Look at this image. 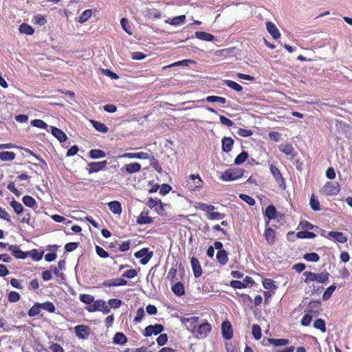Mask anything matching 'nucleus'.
I'll return each mask as SVG.
<instances>
[{"mask_svg": "<svg viewBox=\"0 0 352 352\" xmlns=\"http://www.w3.org/2000/svg\"><path fill=\"white\" fill-rule=\"evenodd\" d=\"M76 336L79 339H87L90 333V328L88 326L79 324L74 327Z\"/></svg>", "mask_w": 352, "mask_h": 352, "instance_id": "nucleus-8", "label": "nucleus"}, {"mask_svg": "<svg viewBox=\"0 0 352 352\" xmlns=\"http://www.w3.org/2000/svg\"><path fill=\"white\" fill-rule=\"evenodd\" d=\"M106 156L105 152L99 149H92L89 151V157L92 159L102 158Z\"/></svg>", "mask_w": 352, "mask_h": 352, "instance_id": "nucleus-34", "label": "nucleus"}, {"mask_svg": "<svg viewBox=\"0 0 352 352\" xmlns=\"http://www.w3.org/2000/svg\"><path fill=\"white\" fill-rule=\"evenodd\" d=\"M172 290H173V292L178 296H181L184 294V285L180 282L175 283L173 286Z\"/></svg>", "mask_w": 352, "mask_h": 352, "instance_id": "nucleus-32", "label": "nucleus"}, {"mask_svg": "<svg viewBox=\"0 0 352 352\" xmlns=\"http://www.w3.org/2000/svg\"><path fill=\"white\" fill-rule=\"evenodd\" d=\"M168 340V337L166 333L160 334L157 338V342L160 346L164 345Z\"/></svg>", "mask_w": 352, "mask_h": 352, "instance_id": "nucleus-63", "label": "nucleus"}, {"mask_svg": "<svg viewBox=\"0 0 352 352\" xmlns=\"http://www.w3.org/2000/svg\"><path fill=\"white\" fill-rule=\"evenodd\" d=\"M195 36L198 39L206 41H212L214 40V36L206 32H196Z\"/></svg>", "mask_w": 352, "mask_h": 352, "instance_id": "nucleus-24", "label": "nucleus"}, {"mask_svg": "<svg viewBox=\"0 0 352 352\" xmlns=\"http://www.w3.org/2000/svg\"><path fill=\"white\" fill-rule=\"evenodd\" d=\"M212 327L208 322H204L195 329V333H193L197 339H204L206 338L211 331Z\"/></svg>", "mask_w": 352, "mask_h": 352, "instance_id": "nucleus-5", "label": "nucleus"}, {"mask_svg": "<svg viewBox=\"0 0 352 352\" xmlns=\"http://www.w3.org/2000/svg\"><path fill=\"white\" fill-rule=\"evenodd\" d=\"M41 308V304L37 303V304L34 305L30 309V310L28 311V315L30 317L35 316L38 315L40 312Z\"/></svg>", "mask_w": 352, "mask_h": 352, "instance_id": "nucleus-56", "label": "nucleus"}, {"mask_svg": "<svg viewBox=\"0 0 352 352\" xmlns=\"http://www.w3.org/2000/svg\"><path fill=\"white\" fill-rule=\"evenodd\" d=\"M279 149L281 152L286 155H290L294 151L293 146L289 144H283L279 146Z\"/></svg>", "mask_w": 352, "mask_h": 352, "instance_id": "nucleus-48", "label": "nucleus"}, {"mask_svg": "<svg viewBox=\"0 0 352 352\" xmlns=\"http://www.w3.org/2000/svg\"><path fill=\"white\" fill-rule=\"evenodd\" d=\"M126 284L127 281L122 278L109 279L104 280L102 283V285L106 287L122 286L126 285Z\"/></svg>", "mask_w": 352, "mask_h": 352, "instance_id": "nucleus-14", "label": "nucleus"}, {"mask_svg": "<svg viewBox=\"0 0 352 352\" xmlns=\"http://www.w3.org/2000/svg\"><path fill=\"white\" fill-rule=\"evenodd\" d=\"M8 300L12 302H16L20 300V295L16 292H11L8 295Z\"/></svg>", "mask_w": 352, "mask_h": 352, "instance_id": "nucleus-61", "label": "nucleus"}, {"mask_svg": "<svg viewBox=\"0 0 352 352\" xmlns=\"http://www.w3.org/2000/svg\"><path fill=\"white\" fill-rule=\"evenodd\" d=\"M310 206L311 208L314 211H318L320 210V202L318 199L312 195L310 199Z\"/></svg>", "mask_w": 352, "mask_h": 352, "instance_id": "nucleus-45", "label": "nucleus"}, {"mask_svg": "<svg viewBox=\"0 0 352 352\" xmlns=\"http://www.w3.org/2000/svg\"><path fill=\"white\" fill-rule=\"evenodd\" d=\"M216 257L217 261L222 265H226L228 261V254L226 250H219Z\"/></svg>", "mask_w": 352, "mask_h": 352, "instance_id": "nucleus-26", "label": "nucleus"}, {"mask_svg": "<svg viewBox=\"0 0 352 352\" xmlns=\"http://www.w3.org/2000/svg\"><path fill=\"white\" fill-rule=\"evenodd\" d=\"M296 236L299 239H313L316 236V234L311 232L300 231L297 233Z\"/></svg>", "mask_w": 352, "mask_h": 352, "instance_id": "nucleus-51", "label": "nucleus"}, {"mask_svg": "<svg viewBox=\"0 0 352 352\" xmlns=\"http://www.w3.org/2000/svg\"><path fill=\"white\" fill-rule=\"evenodd\" d=\"M314 327L317 329H320L323 333L326 331L325 322L321 318H318L314 322Z\"/></svg>", "mask_w": 352, "mask_h": 352, "instance_id": "nucleus-49", "label": "nucleus"}, {"mask_svg": "<svg viewBox=\"0 0 352 352\" xmlns=\"http://www.w3.org/2000/svg\"><path fill=\"white\" fill-rule=\"evenodd\" d=\"M252 333L256 340H259L261 338V329L258 324H254L252 327Z\"/></svg>", "mask_w": 352, "mask_h": 352, "instance_id": "nucleus-54", "label": "nucleus"}, {"mask_svg": "<svg viewBox=\"0 0 352 352\" xmlns=\"http://www.w3.org/2000/svg\"><path fill=\"white\" fill-rule=\"evenodd\" d=\"M221 143H222V150L226 153H228L232 148L234 140L231 138L224 137L221 140Z\"/></svg>", "mask_w": 352, "mask_h": 352, "instance_id": "nucleus-21", "label": "nucleus"}, {"mask_svg": "<svg viewBox=\"0 0 352 352\" xmlns=\"http://www.w3.org/2000/svg\"><path fill=\"white\" fill-rule=\"evenodd\" d=\"M8 250L12 252L13 256L16 258L24 259L27 257L28 252H24L19 248L17 245H8Z\"/></svg>", "mask_w": 352, "mask_h": 352, "instance_id": "nucleus-16", "label": "nucleus"}, {"mask_svg": "<svg viewBox=\"0 0 352 352\" xmlns=\"http://www.w3.org/2000/svg\"><path fill=\"white\" fill-rule=\"evenodd\" d=\"M153 222V219L150 217L140 214L137 219V223L140 225L149 224Z\"/></svg>", "mask_w": 352, "mask_h": 352, "instance_id": "nucleus-44", "label": "nucleus"}, {"mask_svg": "<svg viewBox=\"0 0 352 352\" xmlns=\"http://www.w3.org/2000/svg\"><path fill=\"white\" fill-rule=\"evenodd\" d=\"M107 164V161H102V162H91L89 163V164H88L89 167V173H96V172H98L101 170H103L106 167Z\"/></svg>", "mask_w": 352, "mask_h": 352, "instance_id": "nucleus-13", "label": "nucleus"}, {"mask_svg": "<svg viewBox=\"0 0 352 352\" xmlns=\"http://www.w3.org/2000/svg\"><path fill=\"white\" fill-rule=\"evenodd\" d=\"M199 319V318L197 316H182L180 318V321L184 325H186L188 330L190 331L192 333H195L196 323L198 322Z\"/></svg>", "mask_w": 352, "mask_h": 352, "instance_id": "nucleus-6", "label": "nucleus"}, {"mask_svg": "<svg viewBox=\"0 0 352 352\" xmlns=\"http://www.w3.org/2000/svg\"><path fill=\"white\" fill-rule=\"evenodd\" d=\"M264 235L268 244L274 243L275 239V232L273 229L267 228Z\"/></svg>", "mask_w": 352, "mask_h": 352, "instance_id": "nucleus-30", "label": "nucleus"}, {"mask_svg": "<svg viewBox=\"0 0 352 352\" xmlns=\"http://www.w3.org/2000/svg\"><path fill=\"white\" fill-rule=\"evenodd\" d=\"M15 153L10 151L0 152V160L2 161H12L15 158Z\"/></svg>", "mask_w": 352, "mask_h": 352, "instance_id": "nucleus-31", "label": "nucleus"}, {"mask_svg": "<svg viewBox=\"0 0 352 352\" xmlns=\"http://www.w3.org/2000/svg\"><path fill=\"white\" fill-rule=\"evenodd\" d=\"M186 186L190 190H199L203 186V181L199 175H191L186 180Z\"/></svg>", "mask_w": 352, "mask_h": 352, "instance_id": "nucleus-4", "label": "nucleus"}, {"mask_svg": "<svg viewBox=\"0 0 352 352\" xmlns=\"http://www.w3.org/2000/svg\"><path fill=\"white\" fill-rule=\"evenodd\" d=\"M49 349L52 351V352H65L63 348L58 344L53 343L50 346Z\"/></svg>", "mask_w": 352, "mask_h": 352, "instance_id": "nucleus-64", "label": "nucleus"}, {"mask_svg": "<svg viewBox=\"0 0 352 352\" xmlns=\"http://www.w3.org/2000/svg\"><path fill=\"white\" fill-rule=\"evenodd\" d=\"M23 203L28 207L34 208L37 207L36 200L31 196L25 195L23 197Z\"/></svg>", "mask_w": 352, "mask_h": 352, "instance_id": "nucleus-28", "label": "nucleus"}, {"mask_svg": "<svg viewBox=\"0 0 352 352\" xmlns=\"http://www.w3.org/2000/svg\"><path fill=\"white\" fill-rule=\"evenodd\" d=\"M265 216L269 219H274L276 216V210L272 205L268 206L265 210Z\"/></svg>", "mask_w": 352, "mask_h": 352, "instance_id": "nucleus-36", "label": "nucleus"}, {"mask_svg": "<svg viewBox=\"0 0 352 352\" xmlns=\"http://www.w3.org/2000/svg\"><path fill=\"white\" fill-rule=\"evenodd\" d=\"M102 73L106 75L107 76H109L111 79H118L119 77L118 76L108 69H101Z\"/></svg>", "mask_w": 352, "mask_h": 352, "instance_id": "nucleus-62", "label": "nucleus"}, {"mask_svg": "<svg viewBox=\"0 0 352 352\" xmlns=\"http://www.w3.org/2000/svg\"><path fill=\"white\" fill-rule=\"evenodd\" d=\"M223 82L228 87H230V89H232L236 91L239 92V91H242V89H243L242 87L239 84H238L237 82H236L234 81H232L230 80H225L223 81Z\"/></svg>", "mask_w": 352, "mask_h": 352, "instance_id": "nucleus-33", "label": "nucleus"}, {"mask_svg": "<svg viewBox=\"0 0 352 352\" xmlns=\"http://www.w3.org/2000/svg\"><path fill=\"white\" fill-rule=\"evenodd\" d=\"M243 175V170L241 168H229L221 174L220 179L226 182H231L241 177Z\"/></svg>", "mask_w": 352, "mask_h": 352, "instance_id": "nucleus-2", "label": "nucleus"}, {"mask_svg": "<svg viewBox=\"0 0 352 352\" xmlns=\"http://www.w3.org/2000/svg\"><path fill=\"white\" fill-rule=\"evenodd\" d=\"M206 100L208 102H219L221 104H225L227 102L225 98L216 96H207Z\"/></svg>", "mask_w": 352, "mask_h": 352, "instance_id": "nucleus-39", "label": "nucleus"}, {"mask_svg": "<svg viewBox=\"0 0 352 352\" xmlns=\"http://www.w3.org/2000/svg\"><path fill=\"white\" fill-rule=\"evenodd\" d=\"M10 206L14 209V212L18 214L22 213L24 211L23 207L21 205V204L15 200H12L10 202Z\"/></svg>", "mask_w": 352, "mask_h": 352, "instance_id": "nucleus-43", "label": "nucleus"}, {"mask_svg": "<svg viewBox=\"0 0 352 352\" xmlns=\"http://www.w3.org/2000/svg\"><path fill=\"white\" fill-rule=\"evenodd\" d=\"M52 134L60 142H64L67 140V135L60 129L55 126H50Z\"/></svg>", "mask_w": 352, "mask_h": 352, "instance_id": "nucleus-17", "label": "nucleus"}, {"mask_svg": "<svg viewBox=\"0 0 352 352\" xmlns=\"http://www.w3.org/2000/svg\"><path fill=\"white\" fill-rule=\"evenodd\" d=\"M303 258L307 261L318 262L320 260V256L317 253L311 252L304 254Z\"/></svg>", "mask_w": 352, "mask_h": 352, "instance_id": "nucleus-40", "label": "nucleus"}, {"mask_svg": "<svg viewBox=\"0 0 352 352\" xmlns=\"http://www.w3.org/2000/svg\"><path fill=\"white\" fill-rule=\"evenodd\" d=\"M41 308L50 313L55 312L56 308L54 304L51 302H46L41 304Z\"/></svg>", "mask_w": 352, "mask_h": 352, "instance_id": "nucleus-52", "label": "nucleus"}, {"mask_svg": "<svg viewBox=\"0 0 352 352\" xmlns=\"http://www.w3.org/2000/svg\"><path fill=\"white\" fill-rule=\"evenodd\" d=\"M120 24L122 25V29L129 35L132 34V32L131 31V26L129 23L128 20L126 18H122L120 20Z\"/></svg>", "mask_w": 352, "mask_h": 352, "instance_id": "nucleus-55", "label": "nucleus"}, {"mask_svg": "<svg viewBox=\"0 0 352 352\" xmlns=\"http://www.w3.org/2000/svg\"><path fill=\"white\" fill-rule=\"evenodd\" d=\"M186 21L185 15H180L178 16H175L173 19H168L165 21L166 23H168L172 25H179L183 24Z\"/></svg>", "mask_w": 352, "mask_h": 352, "instance_id": "nucleus-23", "label": "nucleus"}, {"mask_svg": "<svg viewBox=\"0 0 352 352\" xmlns=\"http://www.w3.org/2000/svg\"><path fill=\"white\" fill-rule=\"evenodd\" d=\"M268 342L274 346H285L289 344V340L287 339H274L269 338Z\"/></svg>", "mask_w": 352, "mask_h": 352, "instance_id": "nucleus-37", "label": "nucleus"}, {"mask_svg": "<svg viewBox=\"0 0 352 352\" xmlns=\"http://www.w3.org/2000/svg\"><path fill=\"white\" fill-rule=\"evenodd\" d=\"M120 157L122 158H130V159H150V155L147 153L139 152V153H124L121 155Z\"/></svg>", "mask_w": 352, "mask_h": 352, "instance_id": "nucleus-12", "label": "nucleus"}, {"mask_svg": "<svg viewBox=\"0 0 352 352\" xmlns=\"http://www.w3.org/2000/svg\"><path fill=\"white\" fill-rule=\"evenodd\" d=\"M320 306H321V302L318 300H316V301H311L309 303V305H308V309H309V312H314V313H317L318 312L320 308Z\"/></svg>", "mask_w": 352, "mask_h": 352, "instance_id": "nucleus-38", "label": "nucleus"}, {"mask_svg": "<svg viewBox=\"0 0 352 352\" xmlns=\"http://www.w3.org/2000/svg\"><path fill=\"white\" fill-rule=\"evenodd\" d=\"M80 300L82 302L88 305V304H91L92 302H94V297L89 294H80Z\"/></svg>", "mask_w": 352, "mask_h": 352, "instance_id": "nucleus-57", "label": "nucleus"}, {"mask_svg": "<svg viewBox=\"0 0 352 352\" xmlns=\"http://www.w3.org/2000/svg\"><path fill=\"white\" fill-rule=\"evenodd\" d=\"M31 124L35 127L47 129L48 125L42 120L35 119L31 122Z\"/></svg>", "mask_w": 352, "mask_h": 352, "instance_id": "nucleus-53", "label": "nucleus"}, {"mask_svg": "<svg viewBox=\"0 0 352 352\" xmlns=\"http://www.w3.org/2000/svg\"><path fill=\"white\" fill-rule=\"evenodd\" d=\"M207 218L210 220H220L224 218L225 214L218 212H211L206 214Z\"/></svg>", "mask_w": 352, "mask_h": 352, "instance_id": "nucleus-46", "label": "nucleus"}, {"mask_svg": "<svg viewBox=\"0 0 352 352\" xmlns=\"http://www.w3.org/2000/svg\"><path fill=\"white\" fill-rule=\"evenodd\" d=\"M248 157V154L246 151H242L234 160V164L236 165L241 164L243 163Z\"/></svg>", "mask_w": 352, "mask_h": 352, "instance_id": "nucleus-47", "label": "nucleus"}, {"mask_svg": "<svg viewBox=\"0 0 352 352\" xmlns=\"http://www.w3.org/2000/svg\"><path fill=\"white\" fill-rule=\"evenodd\" d=\"M239 197L243 201H245L250 206H254L255 204V200L249 195L241 194Z\"/></svg>", "mask_w": 352, "mask_h": 352, "instance_id": "nucleus-60", "label": "nucleus"}, {"mask_svg": "<svg viewBox=\"0 0 352 352\" xmlns=\"http://www.w3.org/2000/svg\"><path fill=\"white\" fill-rule=\"evenodd\" d=\"M303 276L305 277L304 282L307 284H309L311 282L324 283L329 280V274L327 272L316 274L306 271L303 272Z\"/></svg>", "mask_w": 352, "mask_h": 352, "instance_id": "nucleus-1", "label": "nucleus"}, {"mask_svg": "<svg viewBox=\"0 0 352 352\" xmlns=\"http://www.w3.org/2000/svg\"><path fill=\"white\" fill-rule=\"evenodd\" d=\"M270 172L272 174L274 178L275 179L276 182H277L278 185L281 187L283 189L285 188V183L284 178L282 176V174L280 173V170L277 167L275 166L271 165L270 166Z\"/></svg>", "mask_w": 352, "mask_h": 352, "instance_id": "nucleus-9", "label": "nucleus"}, {"mask_svg": "<svg viewBox=\"0 0 352 352\" xmlns=\"http://www.w3.org/2000/svg\"><path fill=\"white\" fill-rule=\"evenodd\" d=\"M91 122L98 131L102 133H106L108 131V127L104 123L95 120H91Z\"/></svg>", "mask_w": 352, "mask_h": 352, "instance_id": "nucleus-29", "label": "nucleus"}, {"mask_svg": "<svg viewBox=\"0 0 352 352\" xmlns=\"http://www.w3.org/2000/svg\"><path fill=\"white\" fill-rule=\"evenodd\" d=\"M340 190V184L336 182H327L325 183L320 192L325 196H334Z\"/></svg>", "mask_w": 352, "mask_h": 352, "instance_id": "nucleus-3", "label": "nucleus"}, {"mask_svg": "<svg viewBox=\"0 0 352 352\" xmlns=\"http://www.w3.org/2000/svg\"><path fill=\"white\" fill-rule=\"evenodd\" d=\"M91 10H85L78 17V21L80 23L86 22L91 16Z\"/></svg>", "mask_w": 352, "mask_h": 352, "instance_id": "nucleus-42", "label": "nucleus"}, {"mask_svg": "<svg viewBox=\"0 0 352 352\" xmlns=\"http://www.w3.org/2000/svg\"><path fill=\"white\" fill-rule=\"evenodd\" d=\"M113 341L117 344H124L127 342V338L123 333L118 332L114 335Z\"/></svg>", "mask_w": 352, "mask_h": 352, "instance_id": "nucleus-27", "label": "nucleus"}, {"mask_svg": "<svg viewBox=\"0 0 352 352\" xmlns=\"http://www.w3.org/2000/svg\"><path fill=\"white\" fill-rule=\"evenodd\" d=\"M109 210L116 214L122 213L121 204L118 201H112L108 203Z\"/></svg>", "mask_w": 352, "mask_h": 352, "instance_id": "nucleus-22", "label": "nucleus"}, {"mask_svg": "<svg viewBox=\"0 0 352 352\" xmlns=\"http://www.w3.org/2000/svg\"><path fill=\"white\" fill-rule=\"evenodd\" d=\"M122 305V300L120 299H110L108 302V305L109 307L113 309L119 308Z\"/></svg>", "mask_w": 352, "mask_h": 352, "instance_id": "nucleus-59", "label": "nucleus"}, {"mask_svg": "<svg viewBox=\"0 0 352 352\" xmlns=\"http://www.w3.org/2000/svg\"><path fill=\"white\" fill-rule=\"evenodd\" d=\"M136 258H141L140 263L142 265H146L153 256V252H148V248H142V250L136 252L134 254Z\"/></svg>", "mask_w": 352, "mask_h": 352, "instance_id": "nucleus-7", "label": "nucleus"}, {"mask_svg": "<svg viewBox=\"0 0 352 352\" xmlns=\"http://www.w3.org/2000/svg\"><path fill=\"white\" fill-rule=\"evenodd\" d=\"M191 267L193 271V274L195 278H199L202 274V269L200 265L199 260L195 257H192L190 260Z\"/></svg>", "mask_w": 352, "mask_h": 352, "instance_id": "nucleus-15", "label": "nucleus"}, {"mask_svg": "<svg viewBox=\"0 0 352 352\" xmlns=\"http://www.w3.org/2000/svg\"><path fill=\"white\" fill-rule=\"evenodd\" d=\"M140 169L141 165L138 162L127 164L122 168V170H124L129 174L138 173L140 170Z\"/></svg>", "mask_w": 352, "mask_h": 352, "instance_id": "nucleus-19", "label": "nucleus"}, {"mask_svg": "<svg viewBox=\"0 0 352 352\" xmlns=\"http://www.w3.org/2000/svg\"><path fill=\"white\" fill-rule=\"evenodd\" d=\"M263 286L265 289L268 290H273L276 289L274 280L270 278H265L263 280Z\"/></svg>", "mask_w": 352, "mask_h": 352, "instance_id": "nucleus-50", "label": "nucleus"}, {"mask_svg": "<svg viewBox=\"0 0 352 352\" xmlns=\"http://www.w3.org/2000/svg\"><path fill=\"white\" fill-rule=\"evenodd\" d=\"M336 288V286L335 283H333V285L329 286L328 288H327V289L324 291V292L322 295V299L324 300H327L331 298L332 294L335 291Z\"/></svg>", "mask_w": 352, "mask_h": 352, "instance_id": "nucleus-41", "label": "nucleus"}, {"mask_svg": "<svg viewBox=\"0 0 352 352\" xmlns=\"http://www.w3.org/2000/svg\"><path fill=\"white\" fill-rule=\"evenodd\" d=\"M19 30L21 33L25 34L28 35H32L34 32V29L30 25L26 23H22L19 26Z\"/></svg>", "mask_w": 352, "mask_h": 352, "instance_id": "nucleus-35", "label": "nucleus"}, {"mask_svg": "<svg viewBox=\"0 0 352 352\" xmlns=\"http://www.w3.org/2000/svg\"><path fill=\"white\" fill-rule=\"evenodd\" d=\"M266 28H267V32L271 34V36L273 37V38L277 39V38H280V32L278 30V28H276V26L275 25V24H274L272 22L268 21L266 23Z\"/></svg>", "mask_w": 352, "mask_h": 352, "instance_id": "nucleus-18", "label": "nucleus"}, {"mask_svg": "<svg viewBox=\"0 0 352 352\" xmlns=\"http://www.w3.org/2000/svg\"><path fill=\"white\" fill-rule=\"evenodd\" d=\"M96 307L98 311H101L104 314H107L110 311V307L103 300H96Z\"/></svg>", "mask_w": 352, "mask_h": 352, "instance_id": "nucleus-25", "label": "nucleus"}, {"mask_svg": "<svg viewBox=\"0 0 352 352\" xmlns=\"http://www.w3.org/2000/svg\"><path fill=\"white\" fill-rule=\"evenodd\" d=\"M222 336L224 339L230 340L233 335L232 327L229 321H224L221 324Z\"/></svg>", "mask_w": 352, "mask_h": 352, "instance_id": "nucleus-11", "label": "nucleus"}, {"mask_svg": "<svg viewBox=\"0 0 352 352\" xmlns=\"http://www.w3.org/2000/svg\"><path fill=\"white\" fill-rule=\"evenodd\" d=\"M96 252L98 256L102 258L109 257V253L99 245L96 246Z\"/></svg>", "mask_w": 352, "mask_h": 352, "instance_id": "nucleus-58", "label": "nucleus"}, {"mask_svg": "<svg viewBox=\"0 0 352 352\" xmlns=\"http://www.w3.org/2000/svg\"><path fill=\"white\" fill-rule=\"evenodd\" d=\"M164 330V327L162 324H156L155 325L147 326L144 331V336L146 337L151 336V335H157Z\"/></svg>", "mask_w": 352, "mask_h": 352, "instance_id": "nucleus-10", "label": "nucleus"}, {"mask_svg": "<svg viewBox=\"0 0 352 352\" xmlns=\"http://www.w3.org/2000/svg\"><path fill=\"white\" fill-rule=\"evenodd\" d=\"M328 234L331 238L333 239L336 241L340 242L341 243H344L347 241V237L344 236V234L342 232H340L331 231L329 232Z\"/></svg>", "mask_w": 352, "mask_h": 352, "instance_id": "nucleus-20", "label": "nucleus"}]
</instances>
